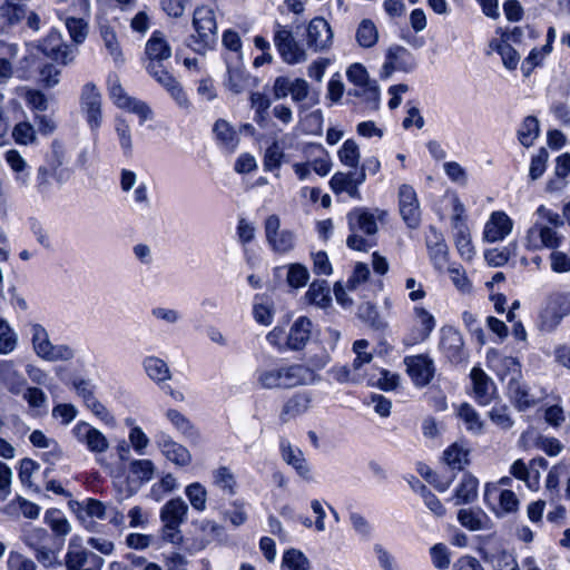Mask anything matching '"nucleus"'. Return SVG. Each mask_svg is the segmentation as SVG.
Segmentation results:
<instances>
[{
	"instance_id": "1",
	"label": "nucleus",
	"mask_w": 570,
	"mask_h": 570,
	"mask_svg": "<svg viewBox=\"0 0 570 570\" xmlns=\"http://www.w3.org/2000/svg\"><path fill=\"white\" fill-rule=\"evenodd\" d=\"M316 374L303 364L272 366L257 371V382L263 389H293L313 383Z\"/></svg>"
},
{
	"instance_id": "2",
	"label": "nucleus",
	"mask_w": 570,
	"mask_h": 570,
	"mask_svg": "<svg viewBox=\"0 0 570 570\" xmlns=\"http://www.w3.org/2000/svg\"><path fill=\"white\" fill-rule=\"evenodd\" d=\"M346 218L351 232L346 239L348 248L366 252L376 245L374 236L379 228L373 212L365 207H357L352 209Z\"/></svg>"
},
{
	"instance_id": "3",
	"label": "nucleus",
	"mask_w": 570,
	"mask_h": 570,
	"mask_svg": "<svg viewBox=\"0 0 570 570\" xmlns=\"http://www.w3.org/2000/svg\"><path fill=\"white\" fill-rule=\"evenodd\" d=\"M193 27L196 35H191L186 45L199 55H205L217 41V23L214 10L208 7H198L194 11Z\"/></svg>"
},
{
	"instance_id": "4",
	"label": "nucleus",
	"mask_w": 570,
	"mask_h": 570,
	"mask_svg": "<svg viewBox=\"0 0 570 570\" xmlns=\"http://www.w3.org/2000/svg\"><path fill=\"white\" fill-rule=\"evenodd\" d=\"M188 513L187 503L180 498L168 500L160 509L161 539L165 542L180 544L183 534L180 531L181 523L186 520Z\"/></svg>"
},
{
	"instance_id": "5",
	"label": "nucleus",
	"mask_w": 570,
	"mask_h": 570,
	"mask_svg": "<svg viewBox=\"0 0 570 570\" xmlns=\"http://www.w3.org/2000/svg\"><path fill=\"white\" fill-rule=\"evenodd\" d=\"M32 347L37 356L47 362L70 361L75 357V350L67 344L53 345L48 332L40 324L31 326Z\"/></svg>"
},
{
	"instance_id": "6",
	"label": "nucleus",
	"mask_w": 570,
	"mask_h": 570,
	"mask_svg": "<svg viewBox=\"0 0 570 570\" xmlns=\"http://www.w3.org/2000/svg\"><path fill=\"white\" fill-rule=\"evenodd\" d=\"M146 69L153 78L167 73L165 61L171 57V47L160 31H154L145 47Z\"/></svg>"
},
{
	"instance_id": "7",
	"label": "nucleus",
	"mask_w": 570,
	"mask_h": 570,
	"mask_svg": "<svg viewBox=\"0 0 570 570\" xmlns=\"http://www.w3.org/2000/svg\"><path fill=\"white\" fill-rule=\"evenodd\" d=\"M570 315V293L557 292L549 295L547 304L539 315V328L553 332L562 318Z\"/></svg>"
},
{
	"instance_id": "8",
	"label": "nucleus",
	"mask_w": 570,
	"mask_h": 570,
	"mask_svg": "<svg viewBox=\"0 0 570 570\" xmlns=\"http://www.w3.org/2000/svg\"><path fill=\"white\" fill-rule=\"evenodd\" d=\"M68 508L76 514L77 519L85 527V529L90 532H94L97 527V523L91 520L92 518L99 520L106 519L105 503L95 498H86L82 501L70 499L68 500Z\"/></svg>"
},
{
	"instance_id": "9",
	"label": "nucleus",
	"mask_w": 570,
	"mask_h": 570,
	"mask_svg": "<svg viewBox=\"0 0 570 570\" xmlns=\"http://www.w3.org/2000/svg\"><path fill=\"white\" fill-rule=\"evenodd\" d=\"M264 228L266 240L275 253L285 254L295 247V233L289 229H281V219L277 215H269L265 220Z\"/></svg>"
},
{
	"instance_id": "10",
	"label": "nucleus",
	"mask_w": 570,
	"mask_h": 570,
	"mask_svg": "<svg viewBox=\"0 0 570 570\" xmlns=\"http://www.w3.org/2000/svg\"><path fill=\"white\" fill-rule=\"evenodd\" d=\"M80 109L86 117L90 130L96 134L102 122L101 95L96 85L88 82L82 87Z\"/></svg>"
},
{
	"instance_id": "11",
	"label": "nucleus",
	"mask_w": 570,
	"mask_h": 570,
	"mask_svg": "<svg viewBox=\"0 0 570 570\" xmlns=\"http://www.w3.org/2000/svg\"><path fill=\"white\" fill-rule=\"evenodd\" d=\"M275 27L274 42L283 60L289 65L305 61L306 52L295 40L292 30L279 23H276Z\"/></svg>"
},
{
	"instance_id": "12",
	"label": "nucleus",
	"mask_w": 570,
	"mask_h": 570,
	"mask_svg": "<svg viewBox=\"0 0 570 570\" xmlns=\"http://www.w3.org/2000/svg\"><path fill=\"white\" fill-rule=\"evenodd\" d=\"M40 50L48 58L66 66L70 63L77 53V49L66 45L60 32L51 30L41 41Z\"/></svg>"
},
{
	"instance_id": "13",
	"label": "nucleus",
	"mask_w": 570,
	"mask_h": 570,
	"mask_svg": "<svg viewBox=\"0 0 570 570\" xmlns=\"http://www.w3.org/2000/svg\"><path fill=\"white\" fill-rule=\"evenodd\" d=\"M400 214L410 228L419 227L421 223V209L415 190L410 185H401L399 188Z\"/></svg>"
},
{
	"instance_id": "14",
	"label": "nucleus",
	"mask_w": 570,
	"mask_h": 570,
	"mask_svg": "<svg viewBox=\"0 0 570 570\" xmlns=\"http://www.w3.org/2000/svg\"><path fill=\"white\" fill-rule=\"evenodd\" d=\"M562 236L549 226L535 223L529 228L525 237V246L538 250L543 247L556 249L561 245Z\"/></svg>"
},
{
	"instance_id": "15",
	"label": "nucleus",
	"mask_w": 570,
	"mask_h": 570,
	"mask_svg": "<svg viewBox=\"0 0 570 570\" xmlns=\"http://www.w3.org/2000/svg\"><path fill=\"white\" fill-rule=\"evenodd\" d=\"M66 163V149L63 145L55 140L50 146V151L47 154L45 164L41 167L50 170L52 173L53 179L58 184L66 183L70 176L71 170L69 168L63 167Z\"/></svg>"
},
{
	"instance_id": "16",
	"label": "nucleus",
	"mask_w": 570,
	"mask_h": 570,
	"mask_svg": "<svg viewBox=\"0 0 570 570\" xmlns=\"http://www.w3.org/2000/svg\"><path fill=\"white\" fill-rule=\"evenodd\" d=\"M407 373L417 386L428 385L434 375L433 361L428 355H412L404 358Z\"/></svg>"
},
{
	"instance_id": "17",
	"label": "nucleus",
	"mask_w": 570,
	"mask_h": 570,
	"mask_svg": "<svg viewBox=\"0 0 570 570\" xmlns=\"http://www.w3.org/2000/svg\"><path fill=\"white\" fill-rule=\"evenodd\" d=\"M333 41V32L328 22L316 17L307 26V46L314 51H323L330 48Z\"/></svg>"
},
{
	"instance_id": "18",
	"label": "nucleus",
	"mask_w": 570,
	"mask_h": 570,
	"mask_svg": "<svg viewBox=\"0 0 570 570\" xmlns=\"http://www.w3.org/2000/svg\"><path fill=\"white\" fill-rule=\"evenodd\" d=\"M463 338L459 331L452 326L441 328L440 348L452 363H461L464 360Z\"/></svg>"
},
{
	"instance_id": "19",
	"label": "nucleus",
	"mask_w": 570,
	"mask_h": 570,
	"mask_svg": "<svg viewBox=\"0 0 570 570\" xmlns=\"http://www.w3.org/2000/svg\"><path fill=\"white\" fill-rule=\"evenodd\" d=\"M426 247L434 267L438 271H443L448 264L449 248L443 235L435 227H430Z\"/></svg>"
},
{
	"instance_id": "20",
	"label": "nucleus",
	"mask_w": 570,
	"mask_h": 570,
	"mask_svg": "<svg viewBox=\"0 0 570 570\" xmlns=\"http://www.w3.org/2000/svg\"><path fill=\"white\" fill-rule=\"evenodd\" d=\"M312 334V321L306 316H299L289 327L286 335V345L289 351H302L309 342Z\"/></svg>"
},
{
	"instance_id": "21",
	"label": "nucleus",
	"mask_w": 570,
	"mask_h": 570,
	"mask_svg": "<svg viewBox=\"0 0 570 570\" xmlns=\"http://www.w3.org/2000/svg\"><path fill=\"white\" fill-rule=\"evenodd\" d=\"M512 220L503 212H494L484 227V238L490 243L502 240L512 230Z\"/></svg>"
},
{
	"instance_id": "22",
	"label": "nucleus",
	"mask_w": 570,
	"mask_h": 570,
	"mask_svg": "<svg viewBox=\"0 0 570 570\" xmlns=\"http://www.w3.org/2000/svg\"><path fill=\"white\" fill-rule=\"evenodd\" d=\"M0 383L12 394H21L27 381L12 361L0 362Z\"/></svg>"
},
{
	"instance_id": "23",
	"label": "nucleus",
	"mask_w": 570,
	"mask_h": 570,
	"mask_svg": "<svg viewBox=\"0 0 570 570\" xmlns=\"http://www.w3.org/2000/svg\"><path fill=\"white\" fill-rule=\"evenodd\" d=\"M499 493V505L505 513H513L518 511L519 509V500L515 495V493L512 490L505 489L499 491V489L495 485H492L491 483L485 484L483 500L484 503L492 510H494V507L491 504L490 499L491 495H497Z\"/></svg>"
},
{
	"instance_id": "24",
	"label": "nucleus",
	"mask_w": 570,
	"mask_h": 570,
	"mask_svg": "<svg viewBox=\"0 0 570 570\" xmlns=\"http://www.w3.org/2000/svg\"><path fill=\"white\" fill-rule=\"evenodd\" d=\"M535 430H523L520 442L527 448L528 442L533 440L535 448L542 450L549 456H556L562 451L561 442L556 438H549L543 435L534 436Z\"/></svg>"
},
{
	"instance_id": "25",
	"label": "nucleus",
	"mask_w": 570,
	"mask_h": 570,
	"mask_svg": "<svg viewBox=\"0 0 570 570\" xmlns=\"http://www.w3.org/2000/svg\"><path fill=\"white\" fill-rule=\"evenodd\" d=\"M414 313L420 328L413 332V334L405 340V344L407 345H413L425 341L435 327V320L433 315L430 314L425 308L415 307Z\"/></svg>"
},
{
	"instance_id": "26",
	"label": "nucleus",
	"mask_w": 570,
	"mask_h": 570,
	"mask_svg": "<svg viewBox=\"0 0 570 570\" xmlns=\"http://www.w3.org/2000/svg\"><path fill=\"white\" fill-rule=\"evenodd\" d=\"M142 367L146 375L158 385L171 379L168 364L160 357L154 355L146 356L142 360Z\"/></svg>"
},
{
	"instance_id": "27",
	"label": "nucleus",
	"mask_w": 570,
	"mask_h": 570,
	"mask_svg": "<svg viewBox=\"0 0 570 570\" xmlns=\"http://www.w3.org/2000/svg\"><path fill=\"white\" fill-rule=\"evenodd\" d=\"M479 480L470 472H465L453 491L456 504H470L478 498Z\"/></svg>"
},
{
	"instance_id": "28",
	"label": "nucleus",
	"mask_w": 570,
	"mask_h": 570,
	"mask_svg": "<svg viewBox=\"0 0 570 570\" xmlns=\"http://www.w3.org/2000/svg\"><path fill=\"white\" fill-rule=\"evenodd\" d=\"M458 521L459 523L468 529L469 531H479L482 529L489 528V523H491V519L489 515L480 508L476 510L473 509H460L458 511Z\"/></svg>"
},
{
	"instance_id": "29",
	"label": "nucleus",
	"mask_w": 570,
	"mask_h": 570,
	"mask_svg": "<svg viewBox=\"0 0 570 570\" xmlns=\"http://www.w3.org/2000/svg\"><path fill=\"white\" fill-rule=\"evenodd\" d=\"M452 226L455 230L454 242H455V246H456L459 254L464 259H468V261L471 259L473 257L474 250H473V246L471 243V237H470L468 226L463 223L462 219H460L459 215L453 217Z\"/></svg>"
},
{
	"instance_id": "30",
	"label": "nucleus",
	"mask_w": 570,
	"mask_h": 570,
	"mask_svg": "<svg viewBox=\"0 0 570 570\" xmlns=\"http://www.w3.org/2000/svg\"><path fill=\"white\" fill-rule=\"evenodd\" d=\"M470 376L476 400L482 404H488L493 394V382L480 367H473Z\"/></svg>"
},
{
	"instance_id": "31",
	"label": "nucleus",
	"mask_w": 570,
	"mask_h": 570,
	"mask_svg": "<svg viewBox=\"0 0 570 570\" xmlns=\"http://www.w3.org/2000/svg\"><path fill=\"white\" fill-rule=\"evenodd\" d=\"M45 523L51 529L56 540H63L71 527L63 512L58 508H50L45 512Z\"/></svg>"
},
{
	"instance_id": "32",
	"label": "nucleus",
	"mask_w": 570,
	"mask_h": 570,
	"mask_svg": "<svg viewBox=\"0 0 570 570\" xmlns=\"http://www.w3.org/2000/svg\"><path fill=\"white\" fill-rule=\"evenodd\" d=\"M161 452L173 463L178 466H187L191 462V455L188 449L173 440H164Z\"/></svg>"
},
{
	"instance_id": "33",
	"label": "nucleus",
	"mask_w": 570,
	"mask_h": 570,
	"mask_svg": "<svg viewBox=\"0 0 570 570\" xmlns=\"http://www.w3.org/2000/svg\"><path fill=\"white\" fill-rule=\"evenodd\" d=\"M508 391L514 405L520 410H527L535 404V400L529 394L524 384L514 377L508 383Z\"/></svg>"
},
{
	"instance_id": "34",
	"label": "nucleus",
	"mask_w": 570,
	"mask_h": 570,
	"mask_svg": "<svg viewBox=\"0 0 570 570\" xmlns=\"http://www.w3.org/2000/svg\"><path fill=\"white\" fill-rule=\"evenodd\" d=\"M24 16L22 6L10 2V0H0V32L18 23Z\"/></svg>"
},
{
	"instance_id": "35",
	"label": "nucleus",
	"mask_w": 570,
	"mask_h": 570,
	"mask_svg": "<svg viewBox=\"0 0 570 570\" xmlns=\"http://www.w3.org/2000/svg\"><path fill=\"white\" fill-rule=\"evenodd\" d=\"M468 454V451L458 443L449 445L443 451V461L451 469L450 473L456 474L464 470V465L469 463Z\"/></svg>"
},
{
	"instance_id": "36",
	"label": "nucleus",
	"mask_w": 570,
	"mask_h": 570,
	"mask_svg": "<svg viewBox=\"0 0 570 570\" xmlns=\"http://www.w3.org/2000/svg\"><path fill=\"white\" fill-rule=\"evenodd\" d=\"M540 134V125L539 120L534 116H527L517 132L519 142L525 147L530 148L534 145V141L539 137Z\"/></svg>"
},
{
	"instance_id": "37",
	"label": "nucleus",
	"mask_w": 570,
	"mask_h": 570,
	"mask_svg": "<svg viewBox=\"0 0 570 570\" xmlns=\"http://www.w3.org/2000/svg\"><path fill=\"white\" fill-rule=\"evenodd\" d=\"M155 80L167 89V91L170 94V96L175 99V101L180 108H189L190 104L187 98V95L185 94L180 83L169 72L155 78Z\"/></svg>"
},
{
	"instance_id": "38",
	"label": "nucleus",
	"mask_w": 570,
	"mask_h": 570,
	"mask_svg": "<svg viewBox=\"0 0 570 570\" xmlns=\"http://www.w3.org/2000/svg\"><path fill=\"white\" fill-rule=\"evenodd\" d=\"M213 483L228 497L237 492V481L228 466L222 465L213 473Z\"/></svg>"
},
{
	"instance_id": "39",
	"label": "nucleus",
	"mask_w": 570,
	"mask_h": 570,
	"mask_svg": "<svg viewBox=\"0 0 570 570\" xmlns=\"http://www.w3.org/2000/svg\"><path fill=\"white\" fill-rule=\"evenodd\" d=\"M6 161L14 173L16 181L21 186H28L29 171L28 165L22 156L17 150H9L6 153Z\"/></svg>"
},
{
	"instance_id": "40",
	"label": "nucleus",
	"mask_w": 570,
	"mask_h": 570,
	"mask_svg": "<svg viewBox=\"0 0 570 570\" xmlns=\"http://www.w3.org/2000/svg\"><path fill=\"white\" fill-rule=\"evenodd\" d=\"M309 304L326 307L331 302L330 286L326 281H314L305 294Z\"/></svg>"
},
{
	"instance_id": "41",
	"label": "nucleus",
	"mask_w": 570,
	"mask_h": 570,
	"mask_svg": "<svg viewBox=\"0 0 570 570\" xmlns=\"http://www.w3.org/2000/svg\"><path fill=\"white\" fill-rule=\"evenodd\" d=\"M100 36L106 49L116 63L124 62L122 51L116 31L108 23L100 24Z\"/></svg>"
},
{
	"instance_id": "42",
	"label": "nucleus",
	"mask_w": 570,
	"mask_h": 570,
	"mask_svg": "<svg viewBox=\"0 0 570 570\" xmlns=\"http://www.w3.org/2000/svg\"><path fill=\"white\" fill-rule=\"evenodd\" d=\"M23 543L32 551L43 548L47 543H56V539L43 528H31L22 534Z\"/></svg>"
},
{
	"instance_id": "43",
	"label": "nucleus",
	"mask_w": 570,
	"mask_h": 570,
	"mask_svg": "<svg viewBox=\"0 0 570 570\" xmlns=\"http://www.w3.org/2000/svg\"><path fill=\"white\" fill-rule=\"evenodd\" d=\"M490 48L495 50L502 58L504 67L509 70H514L520 61V56L517 50L504 39L492 40Z\"/></svg>"
},
{
	"instance_id": "44",
	"label": "nucleus",
	"mask_w": 570,
	"mask_h": 570,
	"mask_svg": "<svg viewBox=\"0 0 570 570\" xmlns=\"http://www.w3.org/2000/svg\"><path fill=\"white\" fill-rule=\"evenodd\" d=\"M357 317L375 331H382L387 323L380 316L374 304L370 302L362 303L357 308Z\"/></svg>"
},
{
	"instance_id": "45",
	"label": "nucleus",
	"mask_w": 570,
	"mask_h": 570,
	"mask_svg": "<svg viewBox=\"0 0 570 570\" xmlns=\"http://www.w3.org/2000/svg\"><path fill=\"white\" fill-rule=\"evenodd\" d=\"M308 558L298 549L289 548L284 551L282 557V570H308Z\"/></svg>"
},
{
	"instance_id": "46",
	"label": "nucleus",
	"mask_w": 570,
	"mask_h": 570,
	"mask_svg": "<svg viewBox=\"0 0 570 570\" xmlns=\"http://www.w3.org/2000/svg\"><path fill=\"white\" fill-rule=\"evenodd\" d=\"M365 175L363 173L350 171V173H335L331 180L330 186L335 194H341L348 189L353 183H363Z\"/></svg>"
},
{
	"instance_id": "47",
	"label": "nucleus",
	"mask_w": 570,
	"mask_h": 570,
	"mask_svg": "<svg viewBox=\"0 0 570 570\" xmlns=\"http://www.w3.org/2000/svg\"><path fill=\"white\" fill-rule=\"evenodd\" d=\"M379 40V31L370 19H363L356 30V41L363 48L373 47Z\"/></svg>"
},
{
	"instance_id": "48",
	"label": "nucleus",
	"mask_w": 570,
	"mask_h": 570,
	"mask_svg": "<svg viewBox=\"0 0 570 570\" xmlns=\"http://www.w3.org/2000/svg\"><path fill=\"white\" fill-rule=\"evenodd\" d=\"M185 494L195 511L203 512L206 509L207 491L200 482L188 484Z\"/></svg>"
},
{
	"instance_id": "49",
	"label": "nucleus",
	"mask_w": 570,
	"mask_h": 570,
	"mask_svg": "<svg viewBox=\"0 0 570 570\" xmlns=\"http://www.w3.org/2000/svg\"><path fill=\"white\" fill-rule=\"evenodd\" d=\"M411 59V53L409 50L401 46L391 47L387 51V62L385 63V68L392 67L397 69H403L409 71L413 69L414 63L411 61L409 68L406 67L407 60Z\"/></svg>"
},
{
	"instance_id": "50",
	"label": "nucleus",
	"mask_w": 570,
	"mask_h": 570,
	"mask_svg": "<svg viewBox=\"0 0 570 570\" xmlns=\"http://www.w3.org/2000/svg\"><path fill=\"white\" fill-rule=\"evenodd\" d=\"M250 105L255 109L254 120L262 127H266L268 122L267 110L271 107V100L261 92H253L250 95Z\"/></svg>"
},
{
	"instance_id": "51",
	"label": "nucleus",
	"mask_w": 570,
	"mask_h": 570,
	"mask_svg": "<svg viewBox=\"0 0 570 570\" xmlns=\"http://www.w3.org/2000/svg\"><path fill=\"white\" fill-rule=\"evenodd\" d=\"M63 540H56V543H47L43 548L33 551L35 558L45 568H50L57 562V553L62 549Z\"/></svg>"
},
{
	"instance_id": "52",
	"label": "nucleus",
	"mask_w": 570,
	"mask_h": 570,
	"mask_svg": "<svg viewBox=\"0 0 570 570\" xmlns=\"http://www.w3.org/2000/svg\"><path fill=\"white\" fill-rule=\"evenodd\" d=\"M347 94L348 96L362 98L372 109L379 108L380 89L376 80H373L362 88L350 89Z\"/></svg>"
},
{
	"instance_id": "53",
	"label": "nucleus",
	"mask_w": 570,
	"mask_h": 570,
	"mask_svg": "<svg viewBox=\"0 0 570 570\" xmlns=\"http://www.w3.org/2000/svg\"><path fill=\"white\" fill-rule=\"evenodd\" d=\"M23 399L35 414H43L47 412V395L39 387H24Z\"/></svg>"
},
{
	"instance_id": "54",
	"label": "nucleus",
	"mask_w": 570,
	"mask_h": 570,
	"mask_svg": "<svg viewBox=\"0 0 570 570\" xmlns=\"http://www.w3.org/2000/svg\"><path fill=\"white\" fill-rule=\"evenodd\" d=\"M16 505H18L20 512L26 519L35 520L38 519L40 514L41 508L28 499L17 494L8 504L7 510L10 511L12 509H16Z\"/></svg>"
},
{
	"instance_id": "55",
	"label": "nucleus",
	"mask_w": 570,
	"mask_h": 570,
	"mask_svg": "<svg viewBox=\"0 0 570 570\" xmlns=\"http://www.w3.org/2000/svg\"><path fill=\"white\" fill-rule=\"evenodd\" d=\"M479 553L484 562L494 563L495 570H507L517 561L514 557L504 549L498 551L495 554H490L487 550L479 549Z\"/></svg>"
},
{
	"instance_id": "56",
	"label": "nucleus",
	"mask_w": 570,
	"mask_h": 570,
	"mask_svg": "<svg viewBox=\"0 0 570 570\" xmlns=\"http://www.w3.org/2000/svg\"><path fill=\"white\" fill-rule=\"evenodd\" d=\"M338 158L345 166L356 168L360 163L358 145L353 139L345 140L338 150Z\"/></svg>"
},
{
	"instance_id": "57",
	"label": "nucleus",
	"mask_w": 570,
	"mask_h": 570,
	"mask_svg": "<svg viewBox=\"0 0 570 570\" xmlns=\"http://www.w3.org/2000/svg\"><path fill=\"white\" fill-rule=\"evenodd\" d=\"M18 337L7 321L0 320V355L11 353L17 346Z\"/></svg>"
},
{
	"instance_id": "58",
	"label": "nucleus",
	"mask_w": 570,
	"mask_h": 570,
	"mask_svg": "<svg viewBox=\"0 0 570 570\" xmlns=\"http://www.w3.org/2000/svg\"><path fill=\"white\" fill-rule=\"evenodd\" d=\"M115 129L124 156L130 157L132 154V138L129 125L126 120L117 118Z\"/></svg>"
},
{
	"instance_id": "59",
	"label": "nucleus",
	"mask_w": 570,
	"mask_h": 570,
	"mask_svg": "<svg viewBox=\"0 0 570 570\" xmlns=\"http://www.w3.org/2000/svg\"><path fill=\"white\" fill-rule=\"evenodd\" d=\"M432 564L438 570H445L451 564V551L444 543H435L430 548Z\"/></svg>"
},
{
	"instance_id": "60",
	"label": "nucleus",
	"mask_w": 570,
	"mask_h": 570,
	"mask_svg": "<svg viewBox=\"0 0 570 570\" xmlns=\"http://www.w3.org/2000/svg\"><path fill=\"white\" fill-rule=\"evenodd\" d=\"M283 459L292 465L301 475H304L308 469L305 465V460L302 458L299 450L295 451L289 443L286 445L284 442L281 443Z\"/></svg>"
},
{
	"instance_id": "61",
	"label": "nucleus",
	"mask_w": 570,
	"mask_h": 570,
	"mask_svg": "<svg viewBox=\"0 0 570 570\" xmlns=\"http://www.w3.org/2000/svg\"><path fill=\"white\" fill-rule=\"evenodd\" d=\"M129 471L136 475L140 483H146L153 479L155 466L148 459L134 460L129 465Z\"/></svg>"
},
{
	"instance_id": "62",
	"label": "nucleus",
	"mask_w": 570,
	"mask_h": 570,
	"mask_svg": "<svg viewBox=\"0 0 570 570\" xmlns=\"http://www.w3.org/2000/svg\"><path fill=\"white\" fill-rule=\"evenodd\" d=\"M285 154L281 148L278 141H273V144L267 147L264 155V169L272 171L278 169L282 166Z\"/></svg>"
},
{
	"instance_id": "63",
	"label": "nucleus",
	"mask_w": 570,
	"mask_h": 570,
	"mask_svg": "<svg viewBox=\"0 0 570 570\" xmlns=\"http://www.w3.org/2000/svg\"><path fill=\"white\" fill-rule=\"evenodd\" d=\"M72 389L75 390L76 394L82 399L85 404L87 405L89 402L96 399L95 391L96 386L94 383L85 377L81 376H75L71 380Z\"/></svg>"
},
{
	"instance_id": "64",
	"label": "nucleus",
	"mask_w": 570,
	"mask_h": 570,
	"mask_svg": "<svg viewBox=\"0 0 570 570\" xmlns=\"http://www.w3.org/2000/svg\"><path fill=\"white\" fill-rule=\"evenodd\" d=\"M91 551L85 549L79 551H68L65 557L67 570H80L82 567L91 561Z\"/></svg>"
}]
</instances>
